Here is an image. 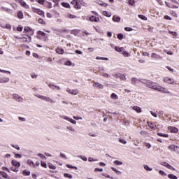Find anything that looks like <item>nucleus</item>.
Segmentation results:
<instances>
[{
	"label": "nucleus",
	"instance_id": "obj_1",
	"mask_svg": "<svg viewBox=\"0 0 179 179\" xmlns=\"http://www.w3.org/2000/svg\"><path fill=\"white\" fill-rule=\"evenodd\" d=\"M141 83H143L145 85L147 86V87H149L150 89H153L154 90H157L159 89V86L157 83L150 81L149 80H141Z\"/></svg>",
	"mask_w": 179,
	"mask_h": 179
},
{
	"label": "nucleus",
	"instance_id": "obj_2",
	"mask_svg": "<svg viewBox=\"0 0 179 179\" xmlns=\"http://www.w3.org/2000/svg\"><path fill=\"white\" fill-rule=\"evenodd\" d=\"M13 97L14 100H15V101H18V103H23V101H24L23 97L20 96V95L17 94H13Z\"/></svg>",
	"mask_w": 179,
	"mask_h": 179
},
{
	"label": "nucleus",
	"instance_id": "obj_3",
	"mask_svg": "<svg viewBox=\"0 0 179 179\" xmlns=\"http://www.w3.org/2000/svg\"><path fill=\"white\" fill-rule=\"evenodd\" d=\"M163 82L168 83L169 85H174V79L170 77H164L163 78Z\"/></svg>",
	"mask_w": 179,
	"mask_h": 179
},
{
	"label": "nucleus",
	"instance_id": "obj_4",
	"mask_svg": "<svg viewBox=\"0 0 179 179\" xmlns=\"http://www.w3.org/2000/svg\"><path fill=\"white\" fill-rule=\"evenodd\" d=\"M32 10L33 12H34V13H38V15H40V16L45 15L44 11L41 10L40 8L32 7Z\"/></svg>",
	"mask_w": 179,
	"mask_h": 179
},
{
	"label": "nucleus",
	"instance_id": "obj_5",
	"mask_svg": "<svg viewBox=\"0 0 179 179\" xmlns=\"http://www.w3.org/2000/svg\"><path fill=\"white\" fill-rule=\"evenodd\" d=\"M157 92H162V93H166L168 94H170V91L167 90L166 88H164L160 85H159L158 89L157 90Z\"/></svg>",
	"mask_w": 179,
	"mask_h": 179
},
{
	"label": "nucleus",
	"instance_id": "obj_6",
	"mask_svg": "<svg viewBox=\"0 0 179 179\" xmlns=\"http://www.w3.org/2000/svg\"><path fill=\"white\" fill-rule=\"evenodd\" d=\"M71 5H73L76 9H80L82 8V6L79 4V2L78 1V0H73L71 2Z\"/></svg>",
	"mask_w": 179,
	"mask_h": 179
},
{
	"label": "nucleus",
	"instance_id": "obj_7",
	"mask_svg": "<svg viewBox=\"0 0 179 179\" xmlns=\"http://www.w3.org/2000/svg\"><path fill=\"white\" fill-rule=\"evenodd\" d=\"M19 3L25 9H30V6L23 0H18Z\"/></svg>",
	"mask_w": 179,
	"mask_h": 179
},
{
	"label": "nucleus",
	"instance_id": "obj_8",
	"mask_svg": "<svg viewBox=\"0 0 179 179\" xmlns=\"http://www.w3.org/2000/svg\"><path fill=\"white\" fill-rule=\"evenodd\" d=\"M61 118H62L63 120H66V121H69V122H71V124H76V120H74L73 119L68 117V116H64V115H62L60 116Z\"/></svg>",
	"mask_w": 179,
	"mask_h": 179
},
{
	"label": "nucleus",
	"instance_id": "obj_9",
	"mask_svg": "<svg viewBox=\"0 0 179 179\" xmlns=\"http://www.w3.org/2000/svg\"><path fill=\"white\" fill-rule=\"evenodd\" d=\"M10 79L8 77L1 76L0 77V83H8Z\"/></svg>",
	"mask_w": 179,
	"mask_h": 179
},
{
	"label": "nucleus",
	"instance_id": "obj_10",
	"mask_svg": "<svg viewBox=\"0 0 179 179\" xmlns=\"http://www.w3.org/2000/svg\"><path fill=\"white\" fill-rule=\"evenodd\" d=\"M27 37L28 38L26 37L21 38V43H30V41H31V36H28Z\"/></svg>",
	"mask_w": 179,
	"mask_h": 179
},
{
	"label": "nucleus",
	"instance_id": "obj_11",
	"mask_svg": "<svg viewBox=\"0 0 179 179\" xmlns=\"http://www.w3.org/2000/svg\"><path fill=\"white\" fill-rule=\"evenodd\" d=\"M66 92L70 94H73L74 96H76V94L79 93V91H78V90H71L69 88L66 90Z\"/></svg>",
	"mask_w": 179,
	"mask_h": 179
},
{
	"label": "nucleus",
	"instance_id": "obj_12",
	"mask_svg": "<svg viewBox=\"0 0 179 179\" xmlns=\"http://www.w3.org/2000/svg\"><path fill=\"white\" fill-rule=\"evenodd\" d=\"M142 80H145V79H138L136 78H132L131 79V85H136L137 82H141L142 83Z\"/></svg>",
	"mask_w": 179,
	"mask_h": 179
},
{
	"label": "nucleus",
	"instance_id": "obj_13",
	"mask_svg": "<svg viewBox=\"0 0 179 179\" xmlns=\"http://www.w3.org/2000/svg\"><path fill=\"white\" fill-rule=\"evenodd\" d=\"M48 87H50V89H52V90H55V89H57V90H61V87H59V86L55 85L54 84H49Z\"/></svg>",
	"mask_w": 179,
	"mask_h": 179
},
{
	"label": "nucleus",
	"instance_id": "obj_14",
	"mask_svg": "<svg viewBox=\"0 0 179 179\" xmlns=\"http://www.w3.org/2000/svg\"><path fill=\"white\" fill-rule=\"evenodd\" d=\"M151 58H153V59H163V57L157 53H152Z\"/></svg>",
	"mask_w": 179,
	"mask_h": 179
},
{
	"label": "nucleus",
	"instance_id": "obj_15",
	"mask_svg": "<svg viewBox=\"0 0 179 179\" xmlns=\"http://www.w3.org/2000/svg\"><path fill=\"white\" fill-rule=\"evenodd\" d=\"M168 128L173 134H177V132H178V129H177V127L169 126Z\"/></svg>",
	"mask_w": 179,
	"mask_h": 179
},
{
	"label": "nucleus",
	"instance_id": "obj_16",
	"mask_svg": "<svg viewBox=\"0 0 179 179\" xmlns=\"http://www.w3.org/2000/svg\"><path fill=\"white\" fill-rule=\"evenodd\" d=\"M93 87H96V89H103V85L99 83H94L93 85H92Z\"/></svg>",
	"mask_w": 179,
	"mask_h": 179
},
{
	"label": "nucleus",
	"instance_id": "obj_17",
	"mask_svg": "<svg viewBox=\"0 0 179 179\" xmlns=\"http://www.w3.org/2000/svg\"><path fill=\"white\" fill-rule=\"evenodd\" d=\"M11 164H12V166H14V167L19 168V166H20V162H19L16 160H12L11 161Z\"/></svg>",
	"mask_w": 179,
	"mask_h": 179
},
{
	"label": "nucleus",
	"instance_id": "obj_18",
	"mask_svg": "<svg viewBox=\"0 0 179 179\" xmlns=\"http://www.w3.org/2000/svg\"><path fill=\"white\" fill-rule=\"evenodd\" d=\"M113 76H115V78H120V79H121V80H127V78L124 75L118 76V74H115V75H113Z\"/></svg>",
	"mask_w": 179,
	"mask_h": 179
},
{
	"label": "nucleus",
	"instance_id": "obj_19",
	"mask_svg": "<svg viewBox=\"0 0 179 179\" xmlns=\"http://www.w3.org/2000/svg\"><path fill=\"white\" fill-rule=\"evenodd\" d=\"M89 19L90 20V22H99V20H100V18H99L97 17H94L93 15L90 17Z\"/></svg>",
	"mask_w": 179,
	"mask_h": 179
},
{
	"label": "nucleus",
	"instance_id": "obj_20",
	"mask_svg": "<svg viewBox=\"0 0 179 179\" xmlns=\"http://www.w3.org/2000/svg\"><path fill=\"white\" fill-rule=\"evenodd\" d=\"M132 108H133V110H134V111H136L138 113H142V109L141 108V107L133 106Z\"/></svg>",
	"mask_w": 179,
	"mask_h": 179
},
{
	"label": "nucleus",
	"instance_id": "obj_21",
	"mask_svg": "<svg viewBox=\"0 0 179 179\" xmlns=\"http://www.w3.org/2000/svg\"><path fill=\"white\" fill-rule=\"evenodd\" d=\"M45 101H47V103H51V104H54V103H55V101L48 96H46Z\"/></svg>",
	"mask_w": 179,
	"mask_h": 179
},
{
	"label": "nucleus",
	"instance_id": "obj_22",
	"mask_svg": "<svg viewBox=\"0 0 179 179\" xmlns=\"http://www.w3.org/2000/svg\"><path fill=\"white\" fill-rule=\"evenodd\" d=\"M96 3H98V5H100L101 6H103V8H106L107 6V3L103 2L102 1L98 0L96 1Z\"/></svg>",
	"mask_w": 179,
	"mask_h": 179
},
{
	"label": "nucleus",
	"instance_id": "obj_23",
	"mask_svg": "<svg viewBox=\"0 0 179 179\" xmlns=\"http://www.w3.org/2000/svg\"><path fill=\"white\" fill-rule=\"evenodd\" d=\"M56 52H57V54H64V49L63 48H56Z\"/></svg>",
	"mask_w": 179,
	"mask_h": 179
},
{
	"label": "nucleus",
	"instance_id": "obj_24",
	"mask_svg": "<svg viewBox=\"0 0 179 179\" xmlns=\"http://www.w3.org/2000/svg\"><path fill=\"white\" fill-rule=\"evenodd\" d=\"M113 22H120L121 20V17L120 16L114 15L113 17Z\"/></svg>",
	"mask_w": 179,
	"mask_h": 179
},
{
	"label": "nucleus",
	"instance_id": "obj_25",
	"mask_svg": "<svg viewBox=\"0 0 179 179\" xmlns=\"http://www.w3.org/2000/svg\"><path fill=\"white\" fill-rule=\"evenodd\" d=\"M168 149H169V150H173V152H176L177 146H176L175 145H171L168 146Z\"/></svg>",
	"mask_w": 179,
	"mask_h": 179
},
{
	"label": "nucleus",
	"instance_id": "obj_26",
	"mask_svg": "<svg viewBox=\"0 0 179 179\" xmlns=\"http://www.w3.org/2000/svg\"><path fill=\"white\" fill-rule=\"evenodd\" d=\"M27 164H29L30 167H36V164H34V162H33V161H31V159H29L27 161Z\"/></svg>",
	"mask_w": 179,
	"mask_h": 179
},
{
	"label": "nucleus",
	"instance_id": "obj_27",
	"mask_svg": "<svg viewBox=\"0 0 179 179\" xmlns=\"http://www.w3.org/2000/svg\"><path fill=\"white\" fill-rule=\"evenodd\" d=\"M113 164H115V166H122V162L116 160L113 162Z\"/></svg>",
	"mask_w": 179,
	"mask_h": 179
},
{
	"label": "nucleus",
	"instance_id": "obj_28",
	"mask_svg": "<svg viewBox=\"0 0 179 179\" xmlns=\"http://www.w3.org/2000/svg\"><path fill=\"white\" fill-rule=\"evenodd\" d=\"M110 99H113V100H118V96L116 95L115 93H113V94L110 95Z\"/></svg>",
	"mask_w": 179,
	"mask_h": 179
},
{
	"label": "nucleus",
	"instance_id": "obj_29",
	"mask_svg": "<svg viewBox=\"0 0 179 179\" xmlns=\"http://www.w3.org/2000/svg\"><path fill=\"white\" fill-rule=\"evenodd\" d=\"M103 15H104V16H106L107 17H111V13L108 11H103Z\"/></svg>",
	"mask_w": 179,
	"mask_h": 179
},
{
	"label": "nucleus",
	"instance_id": "obj_30",
	"mask_svg": "<svg viewBox=\"0 0 179 179\" xmlns=\"http://www.w3.org/2000/svg\"><path fill=\"white\" fill-rule=\"evenodd\" d=\"M0 175L1 177H3V178H8V174L4 171H0Z\"/></svg>",
	"mask_w": 179,
	"mask_h": 179
},
{
	"label": "nucleus",
	"instance_id": "obj_31",
	"mask_svg": "<svg viewBox=\"0 0 179 179\" xmlns=\"http://www.w3.org/2000/svg\"><path fill=\"white\" fill-rule=\"evenodd\" d=\"M169 34H171L173 37H177V36H178V34L176 31H169Z\"/></svg>",
	"mask_w": 179,
	"mask_h": 179
},
{
	"label": "nucleus",
	"instance_id": "obj_32",
	"mask_svg": "<svg viewBox=\"0 0 179 179\" xmlns=\"http://www.w3.org/2000/svg\"><path fill=\"white\" fill-rule=\"evenodd\" d=\"M168 178L169 179H178V177L176 176L175 175L173 174H169L168 175Z\"/></svg>",
	"mask_w": 179,
	"mask_h": 179
},
{
	"label": "nucleus",
	"instance_id": "obj_33",
	"mask_svg": "<svg viewBox=\"0 0 179 179\" xmlns=\"http://www.w3.org/2000/svg\"><path fill=\"white\" fill-rule=\"evenodd\" d=\"M143 167L146 171H152L153 170V169L149 167L148 165H144Z\"/></svg>",
	"mask_w": 179,
	"mask_h": 179
},
{
	"label": "nucleus",
	"instance_id": "obj_34",
	"mask_svg": "<svg viewBox=\"0 0 179 179\" xmlns=\"http://www.w3.org/2000/svg\"><path fill=\"white\" fill-rule=\"evenodd\" d=\"M35 96H36V97H38V99H41V100H45V98L47 97L45 96H43V95H40V94H36Z\"/></svg>",
	"mask_w": 179,
	"mask_h": 179
},
{
	"label": "nucleus",
	"instance_id": "obj_35",
	"mask_svg": "<svg viewBox=\"0 0 179 179\" xmlns=\"http://www.w3.org/2000/svg\"><path fill=\"white\" fill-rule=\"evenodd\" d=\"M111 169L113 170V171H115V173H116V174H117V176H119V174H122L121 171H118L117 170V169L112 167Z\"/></svg>",
	"mask_w": 179,
	"mask_h": 179
},
{
	"label": "nucleus",
	"instance_id": "obj_36",
	"mask_svg": "<svg viewBox=\"0 0 179 179\" xmlns=\"http://www.w3.org/2000/svg\"><path fill=\"white\" fill-rule=\"evenodd\" d=\"M17 17H18V19H23V12L22 11H19L17 13Z\"/></svg>",
	"mask_w": 179,
	"mask_h": 179
},
{
	"label": "nucleus",
	"instance_id": "obj_37",
	"mask_svg": "<svg viewBox=\"0 0 179 179\" xmlns=\"http://www.w3.org/2000/svg\"><path fill=\"white\" fill-rule=\"evenodd\" d=\"M158 136H162L163 138H169V134H164L163 133H157Z\"/></svg>",
	"mask_w": 179,
	"mask_h": 179
},
{
	"label": "nucleus",
	"instance_id": "obj_38",
	"mask_svg": "<svg viewBox=\"0 0 179 179\" xmlns=\"http://www.w3.org/2000/svg\"><path fill=\"white\" fill-rule=\"evenodd\" d=\"M64 177H65V178H69V179H72L73 178L72 175H71L69 173H64Z\"/></svg>",
	"mask_w": 179,
	"mask_h": 179
},
{
	"label": "nucleus",
	"instance_id": "obj_39",
	"mask_svg": "<svg viewBox=\"0 0 179 179\" xmlns=\"http://www.w3.org/2000/svg\"><path fill=\"white\" fill-rule=\"evenodd\" d=\"M159 174H160V176H162V177H166V176H167V173L162 170L159 171Z\"/></svg>",
	"mask_w": 179,
	"mask_h": 179
},
{
	"label": "nucleus",
	"instance_id": "obj_40",
	"mask_svg": "<svg viewBox=\"0 0 179 179\" xmlns=\"http://www.w3.org/2000/svg\"><path fill=\"white\" fill-rule=\"evenodd\" d=\"M48 167H49V169H50L51 170H55V169H57V166L52 165V164H51V163H49Z\"/></svg>",
	"mask_w": 179,
	"mask_h": 179
},
{
	"label": "nucleus",
	"instance_id": "obj_41",
	"mask_svg": "<svg viewBox=\"0 0 179 179\" xmlns=\"http://www.w3.org/2000/svg\"><path fill=\"white\" fill-rule=\"evenodd\" d=\"M78 157L81 159V160H83V162H87V157H86V156L80 155Z\"/></svg>",
	"mask_w": 179,
	"mask_h": 179
},
{
	"label": "nucleus",
	"instance_id": "obj_42",
	"mask_svg": "<svg viewBox=\"0 0 179 179\" xmlns=\"http://www.w3.org/2000/svg\"><path fill=\"white\" fill-rule=\"evenodd\" d=\"M115 51L117 52H122V50H124V48H120V47H115Z\"/></svg>",
	"mask_w": 179,
	"mask_h": 179
},
{
	"label": "nucleus",
	"instance_id": "obj_43",
	"mask_svg": "<svg viewBox=\"0 0 179 179\" xmlns=\"http://www.w3.org/2000/svg\"><path fill=\"white\" fill-rule=\"evenodd\" d=\"M36 2H38V3H40V5H45V3H47L45 0H38L36 1Z\"/></svg>",
	"mask_w": 179,
	"mask_h": 179
},
{
	"label": "nucleus",
	"instance_id": "obj_44",
	"mask_svg": "<svg viewBox=\"0 0 179 179\" xmlns=\"http://www.w3.org/2000/svg\"><path fill=\"white\" fill-rule=\"evenodd\" d=\"M96 59H102V61H108V58H107V57H99V56H97L96 57Z\"/></svg>",
	"mask_w": 179,
	"mask_h": 179
},
{
	"label": "nucleus",
	"instance_id": "obj_45",
	"mask_svg": "<svg viewBox=\"0 0 179 179\" xmlns=\"http://www.w3.org/2000/svg\"><path fill=\"white\" fill-rule=\"evenodd\" d=\"M22 174H23V176H30V171H29L27 170H24V171H23Z\"/></svg>",
	"mask_w": 179,
	"mask_h": 179
},
{
	"label": "nucleus",
	"instance_id": "obj_46",
	"mask_svg": "<svg viewBox=\"0 0 179 179\" xmlns=\"http://www.w3.org/2000/svg\"><path fill=\"white\" fill-rule=\"evenodd\" d=\"M66 166L68 169H74L75 170H78V167L73 166L70 165V164H66Z\"/></svg>",
	"mask_w": 179,
	"mask_h": 179
},
{
	"label": "nucleus",
	"instance_id": "obj_47",
	"mask_svg": "<svg viewBox=\"0 0 179 179\" xmlns=\"http://www.w3.org/2000/svg\"><path fill=\"white\" fill-rule=\"evenodd\" d=\"M138 17L140 19H142V20H148V17H146V16L143 15H139Z\"/></svg>",
	"mask_w": 179,
	"mask_h": 179
},
{
	"label": "nucleus",
	"instance_id": "obj_48",
	"mask_svg": "<svg viewBox=\"0 0 179 179\" xmlns=\"http://www.w3.org/2000/svg\"><path fill=\"white\" fill-rule=\"evenodd\" d=\"M37 34H39L40 36H45L46 35V34L43 31H38Z\"/></svg>",
	"mask_w": 179,
	"mask_h": 179
},
{
	"label": "nucleus",
	"instance_id": "obj_49",
	"mask_svg": "<svg viewBox=\"0 0 179 179\" xmlns=\"http://www.w3.org/2000/svg\"><path fill=\"white\" fill-rule=\"evenodd\" d=\"M62 5L64 7V8H70V5H69V3H65V2H63V3H62Z\"/></svg>",
	"mask_w": 179,
	"mask_h": 179
},
{
	"label": "nucleus",
	"instance_id": "obj_50",
	"mask_svg": "<svg viewBox=\"0 0 179 179\" xmlns=\"http://www.w3.org/2000/svg\"><path fill=\"white\" fill-rule=\"evenodd\" d=\"M12 148H14V149H16L17 150H20V147H19L17 145H13L11 144Z\"/></svg>",
	"mask_w": 179,
	"mask_h": 179
},
{
	"label": "nucleus",
	"instance_id": "obj_51",
	"mask_svg": "<svg viewBox=\"0 0 179 179\" xmlns=\"http://www.w3.org/2000/svg\"><path fill=\"white\" fill-rule=\"evenodd\" d=\"M66 128H67V129H69V131H71L72 132H76V131L75 128H73L72 127H67Z\"/></svg>",
	"mask_w": 179,
	"mask_h": 179
},
{
	"label": "nucleus",
	"instance_id": "obj_52",
	"mask_svg": "<svg viewBox=\"0 0 179 179\" xmlns=\"http://www.w3.org/2000/svg\"><path fill=\"white\" fill-rule=\"evenodd\" d=\"M167 169H169V170H173V171H177V170H176L175 168L173 167V166H171L170 164L168 165Z\"/></svg>",
	"mask_w": 179,
	"mask_h": 179
},
{
	"label": "nucleus",
	"instance_id": "obj_53",
	"mask_svg": "<svg viewBox=\"0 0 179 179\" xmlns=\"http://www.w3.org/2000/svg\"><path fill=\"white\" fill-rule=\"evenodd\" d=\"M0 72H1L2 73H8L9 75H10V71H6V70H2L0 69Z\"/></svg>",
	"mask_w": 179,
	"mask_h": 179
},
{
	"label": "nucleus",
	"instance_id": "obj_54",
	"mask_svg": "<svg viewBox=\"0 0 179 179\" xmlns=\"http://www.w3.org/2000/svg\"><path fill=\"white\" fill-rule=\"evenodd\" d=\"M117 38L118 40H122V38H124V35L122 34H118Z\"/></svg>",
	"mask_w": 179,
	"mask_h": 179
},
{
	"label": "nucleus",
	"instance_id": "obj_55",
	"mask_svg": "<svg viewBox=\"0 0 179 179\" xmlns=\"http://www.w3.org/2000/svg\"><path fill=\"white\" fill-rule=\"evenodd\" d=\"M37 156H38L39 157H41V159H44L45 160V159H47V157H45V156H44V155L41 154V153H38L37 155Z\"/></svg>",
	"mask_w": 179,
	"mask_h": 179
},
{
	"label": "nucleus",
	"instance_id": "obj_56",
	"mask_svg": "<svg viewBox=\"0 0 179 179\" xmlns=\"http://www.w3.org/2000/svg\"><path fill=\"white\" fill-rule=\"evenodd\" d=\"M41 166L42 167H44L45 169H47V163H45V162H41Z\"/></svg>",
	"mask_w": 179,
	"mask_h": 179
},
{
	"label": "nucleus",
	"instance_id": "obj_57",
	"mask_svg": "<svg viewBox=\"0 0 179 179\" xmlns=\"http://www.w3.org/2000/svg\"><path fill=\"white\" fill-rule=\"evenodd\" d=\"M128 3L129 5H131V6H134V4L135 3V0H129Z\"/></svg>",
	"mask_w": 179,
	"mask_h": 179
},
{
	"label": "nucleus",
	"instance_id": "obj_58",
	"mask_svg": "<svg viewBox=\"0 0 179 179\" xmlns=\"http://www.w3.org/2000/svg\"><path fill=\"white\" fill-rule=\"evenodd\" d=\"M169 163H167V162H162L161 163V166H164V167H166V169H167V167H169Z\"/></svg>",
	"mask_w": 179,
	"mask_h": 179
},
{
	"label": "nucleus",
	"instance_id": "obj_59",
	"mask_svg": "<svg viewBox=\"0 0 179 179\" xmlns=\"http://www.w3.org/2000/svg\"><path fill=\"white\" fill-rule=\"evenodd\" d=\"M38 23H40L41 24H45V22H44V20H43L42 18L38 19Z\"/></svg>",
	"mask_w": 179,
	"mask_h": 179
},
{
	"label": "nucleus",
	"instance_id": "obj_60",
	"mask_svg": "<svg viewBox=\"0 0 179 179\" xmlns=\"http://www.w3.org/2000/svg\"><path fill=\"white\" fill-rule=\"evenodd\" d=\"M122 54L124 55V57H128L129 55V53H128L127 51H122Z\"/></svg>",
	"mask_w": 179,
	"mask_h": 179
},
{
	"label": "nucleus",
	"instance_id": "obj_61",
	"mask_svg": "<svg viewBox=\"0 0 179 179\" xmlns=\"http://www.w3.org/2000/svg\"><path fill=\"white\" fill-rule=\"evenodd\" d=\"M166 6H168V8H174V6H173L172 4H170L168 2H165Z\"/></svg>",
	"mask_w": 179,
	"mask_h": 179
},
{
	"label": "nucleus",
	"instance_id": "obj_62",
	"mask_svg": "<svg viewBox=\"0 0 179 179\" xmlns=\"http://www.w3.org/2000/svg\"><path fill=\"white\" fill-rule=\"evenodd\" d=\"M164 52H166V54H168V55H173V52H171V51H169L167 50H165Z\"/></svg>",
	"mask_w": 179,
	"mask_h": 179
},
{
	"label": "nucleus",
	"instance_id": "obj_63",
	"mask_svg": "<svg viewBox=\"0 0 179 179\" xmlns=\"http://www.w3.org/2000/svg\"><path fill=\"white\" fill-rule=\"evenodd\" d=\"M124 30H125V31H132L133 29L131 27H127L124 28Z\"/></svg>",
	"mask_w": 179,
	"mask_h": 179
},
{
	"label": "nucleus",
	"instance_id": "obj_64",
	"mask_svg": "<svg viewBox=\"0 0 179 179\" xmlns=\"http://www.w3.org/2000/svg\"><path fill=\"white\" fill-rule=\"evenodd\" d=\"M141 135H148V132L146 131H141L140 132Z\"/></svg>",
	"mask_w": 179,
	"mask_h": 179
}]
</instances>
